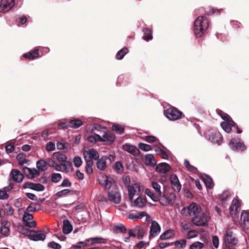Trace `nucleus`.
Masks as SVG:
<instances>
[{
  "instance_id": "3",
  "label": "nucleus",
  "mask_w": 249,
  "mask_h": 249,
  "mask_svg": "<svg viewBox=\"0 0 249 249\" xmlns=\"http://www.w3.org/2000/svg\"><path fill=\"white\" fill-rule=\"evenodd\" d=\"M144 190V186L140 182L133 183L128 185L127 187V190L129 199L132 201L135 196H139L141 195Z\"/></svg>"
},
{
  "instance_id": "62",
  "label": "nucleus",
  "mask_w": 249,
  "mask_h": 249,
  "mask_svg": "<svg viewBox=\"0 0 249 249\" xmlns=\"http://www.w3.org/2000/svg\"><path fill=\"white\" fill-rule=\"evenodd\" d=\"M213 244L215 248H217L219 246V239L217 236H214L213 237Z\"/></svg>"
},
{
  "instance_id": "9",
  "label": "nucleus",
  "mask_w": 249,
  "mask_h": 249,
  "mask_svg": "<svg viewBox=\"0 0 249 249\" xmlns=\"http://www.w3.org/2000/svg\"><path fill=\"white\" fill-rule=\"evenodd\" d=\"M29 238L33 241H43L46 238V234L42 231H30L29 234Z\"/></svg>"
},
{
  "instance_id": "33",
  "label": "nucleus",
  "mask_w": 249,
  "mask_h": 249,
  "mask_svg": "<svg viewBox=\"0 0 249 249\" xmlns=\"http://www.w3.org/2000/svg\"><path fill=\"white\" fill-rule=\"evenodd\" d=\"M170 169V166L166 163H162L158 165L157 167V170L160 173H166L169 171Z\"/></svg>"
},
{
  "instance_id": "20",
  "label": "nucleus",
  "mask_w": 249,
  "mask_h": 249,
  "mask_svg": "<svg viewBox=\"0 0 249 249\" xmlns=\"http://www.w3.org/2000/svg\"><path fill=\"white\" fill-rule=\"evenodd\" d=\"M240 224L244 228L249 227V213L243 211L241 215Z\"/></svg>"
},
{
  "instance_id": "51",
  "label": "nucleus",
  "mask_w": 249,
  "mask_h": 249,
  "mask_svg": "<svg viewBox=\"0 0 249 249\" xmlns=\"http://www.w3.org/2000/svg\"><path fill=\"white\" fill-rule=\"evenodd\" d=\"M112 130L121 134L124 132V128L119 124H113L112 125Z\"/></svg>"
},
{
  "instance_id": "44",
  "label": "nucleus",
  "mask_w": 249,
  "mask_h": 249,
  "mask_svg": "<svg viewBox=\"0 0 249 249\" xmlns=\"http://www.w3.org/2000/svg\"><path fill=\"white\" fill-rule=\"evenodd\" d=\"M204 247V244L198 241L195 242L189 247V249H201Z\"/></svg>"
},
{
  "instance_id": "23",
  "label": "nucleus",
  "mask_w": 249,
  "mask_h": 249,
  "mask_svg": "<svg viewBox=\"0 0 249 249\" xmlns=\"http://www.w3.org/2000/svg\"><path fill=\"white\" fill-rule=\"evenodd\" d=\"M24 174L29 178H34L39 175V172L36 169H31L28 167L23 168Z\"/></svg>"
},
{
  "instance_id": "16",
  "label": "nucleus",
  "mask_w": 249,
  "mask_h": 249,
  "mask_svg": "<svg viewBox=\"0 0 249 249\" xmlns=\"http://www.w3.org/2000/svg\"><path fill=\"white\" fill-rule=\"evenodd\" d=\"M104 132V134L102 137L100 135H96V138L98 139L99 142H105L109 143H111L114 142L115 138L114 134L110 132H106V131Z\"/></svg>"
},
{
  "instance_id": "24",
  "label": "nucleus",
  "mask_w": 249,
  "mask_h": 249,
  "mask_svg": "<svg viewBox=\"0 0 249 249\" xmlns=\"http://www.w3.org/2000/svg\"><path fill=\"white\" fill-rule=\"evenodd\" d=\"M154 150L158 155L165 160L168 159L170 154V152L169 150L164 151L159 147H155Z\"/></svg>"
},
{
  "instance_id": "35",
  "label": "nucleus",
  "mask_w": 249,
  "mask_h": 249,
  "mask_svg": "<svg viewBox=\"0 0 249 249\" xmlns=\"http://www.w3.org/2000/svg\"><path fill=\"white\" fill-rule=\"evenodd\" d=\"M202 179L206 186L210 189L213 187V183L211 178L207 175L202 177Z\"/></svg>"
},
{
  "instance_id": "6",
  "label": "nucleus",
  "mask_w": 249,
  "mask_h": 249,
  "mask_svg": "<svg viewBox=\"0 0 249 249\" xmlns=\"http://www.w3.org/2000/svg\"><path fill=\"white\" fill-rule=\"evenodd\" d=\"M201 207L196 203H192L188 206L184 207L181 211V213L185 216H192L195 217L201 212Z\"/></svg>"
},
{
  "instance_id": "48",
  "label": "nucleus",
  "mask_w": 249,
  "mask_h": 249,
  "mask_svg": "<svg viewBox=\"0 0 249 249\" xmlns=\"http://www.w3.org/2000/svg\"><path fill=\"white\" fill-rule=\"evenodd\" d=\"M6 223L5 225H3L0 229V233L3 236H7L10 233V230L9 227L6 226Z\"/></svg>"
},
{
  "instance_id": "19",
  "label": "nucleus",
  "mask_w": 249,
  "mask_h": 249,
  "mask_svg": "<svg viewBox=\"0 0 249 249\" xmlns=\"http://www.w3.org/2000/svg\"><path fill=\"white\" fill-rule=\"evenodd\" d=\"M170 182L172 185L173 189L175 191L179 192L181 188V185L179 181L178 177L173 174L170 176Z\"/></svg>"
},
{
  "instance_id": "34",
  "label": "nucleus",
  "mask_w": 249,
  "mask_h": 249,
  "mask_svg": "<svg viewBox=\"0 0 249 249\" xmlns=\"http://www.w3.org/2000/svg\"><path fill=\"white\" fill-rule=\"evenodd\" d=\"M240 207V203L237 199H233L231 204L230 207V213H232V212H238V209Z\"/></svg>"
},
{
  "instance_id": "64",
  "label": "nucleus",
  "mask_w": 249,
  "mask_h": 249,
  "mask_svg": "<svg viewBox=\"0 0 249 249\" xmlns=\"http://www.w3.org/2000/svg\"><path fill=\"white\" fill-rule=\"evenodd\" d=\"M71 185V183L68 179H65L63 180L61 184H60V186L65 187H70Z\"/></svg>"
},
{
  "instance_id": "38",
  "label": "nucleus",
  "mask_w": 249,
  "mask_h": 249,
  "mask_svg": "<svg viewBox=\"0 0 249 249\" xmlns=\"http://www.w3.org/2000/svg\"><path fill=\"white\" fill-rule=\"evenodd\" d=\"M97 167L98 169L104 170L106 168V158L102 157L97 162Z\"/></svg>"
},
{
  "instance_id": "61",
  "label": "nucleus",
  "mask_w": 249,
  "mask_h": 249,
  "mask_svg": "<svg viewBox=\"0 0 249 249\" xmlns=\"http://www.w3.org/2000/svg\"><path fill=\"white\" fill-rule=\"evenodd\" d=\"M46 148L48 151H53L55 148V144L52 142H49L47 144Z\"/></svg>"
},
{
  "instance_id": "1",
  "label": "nucleus",
  "mask_w": 249,
  "mask_h": 249,
  "mask_svg": "<svg viewBox=\"0 0 249 249\" xmlns=\"http://www.w3.org/2000/svg\"><path fill=\"white\" fill-rule=\"evenodd\" d=\"M209 26L208 18L204 16L198 17L194 22V31L197 37L201 36Z\"/></svg>"
},
{
  "instance_id": "39",
  "label": "nucleus",
  "mask_w": 249,
  "mask_h": 249,
  "mask_svg": "<svg viewBox=\"0 0 249 249\" xmlns=\"http://www.w3.org/2000/svg\"><path fill=\"white\" fill-rule=\"evenodd\" d=\"M47 161L44 160H38L36 162V166L40 171H43L47 169Z\"/></svg>"
},
{
  "instance_id": "53",
  "label": "nucleus",
  "mask_w": 249,
  "mask_h": 249,
  "mask_svg": "<svg viewBox=\"0 0 249 249\" xmlns=\"http://www.w3.org/2000/svg\"><path fill=\"white\" fill-rule=\"evenodd\" d=\"M144 215L146 216V220H148L150 218V216L149 215H147L144 213H142L138 215H134L133 214H130L129 215V217L131 218L132 219H138L142 218Z\"/></svg>"
},
{
  "instance_id": "42",
  "label": "nucleus",
  "mask_w": 249,
  "mask_h": 249,
  "mask_svg": "<svg viewBox=\"0 0 249 249\" xmlns=\"http://www.w3.org/2000/svg\"><path fill=\"white\" fill-rule=\"evenodd\" d=\"M113 229L116 233H125L126 231V229L123 225L114 226Z\"/></svg>"
},
{
  "instance_id": "40",
  "label": "nucleus",
  "mask_w": 249,
  "mask_h": 249,
  "mask_svg": "<svg viewBox=\"0 0 249 249\" xmlns=\"http://www.w3.org/2000/svg\"><path fill=\"white\" fill-rule=\"evenodd\" d=\"M221 139V136L219 133L212 134L209 138V140L213 143H218Z\"/></svg>"
},
{
  "instance_id": "46",
  "label": "nucleus",
  "mask_w": 249,
  "mask_h": 249,
  "mask_svg": "<svg viewBox=\"0 0 249 249\" xmlns=\"http://www.w3.org/2000/svg\"><path fill=\"white\" fill-rule=\"evenodd\" d=\"M139 147L140 149L144 151H148L152 150L153 149H155V147L152 148L151 145L143 143H140Z\"/></svg>"
},
{
  "instance_id": "54",
  "label": "nucleus",
  "mask_w": 249,
  "mask_h": 249,
  "mask_svg": "<svg viewBox=\"0 0 249 249\" xmlns=\"http://www.w3.org/2000/svg\"><path fill=\"white\" fill-rule=\"evenodd\" d=\"M5 210L7 214L12 216L14 213V210L13 208L8 204H6L5 206Z\"/></svg>"
},
{
  "instance_id": "50",
  "label": "nucleus",
  "mask_w": 249,
  "mask_h": 249,
  "mask_svg": "<svg viewBox=\"0 0 249 249\" xmlns=\"http://www.w3.org/2000/svg\"><path fill=\"white\" fill-rule=\"evenodd\" d=\"M61 178V175L59 173H53L51 176V180L54 183L58 182Z\"/></svg>"
},
{
  "instance_id": "29",
  "label": "nucleus",
  "mask_w": 249,
  "mask_h": 249,
  "mask_svg": "<svg viewBox=\"0 0 249 249\" xmlns=\"http://www.w3.org/2000/svg\"><path fill=\"white\" fill-rule=\"evenodd\" d=\"M187 241L184 239L177 240L172 243V244L174 245V249H183L186 246Z\"/></svg>"
},
{
  "instance_id": "49",
  "label": "nucleus",
  "mask_w": 249,
  "mask_h": 249,
  "mask_svg": "<svg viewBox=\"0 0 249 249\" xmlns=\"http://www.w3.org/2000/svg\"><path fill=\"white\" fill-rule=\"evenodd\" d=\"M70 190L68 189H64L58 192L56 194V196L58 197H61L63 196H66L70 195Z\"/></svg>"
},
{
  "instance_id": "45",
  "label": "nucleus",
  "mask_w": 249,
  "mask_h": 249,
  "mask_svg": "<svg viewBox=\"0 0 249 249\" xmlns=\"http://www.w3.org/2000/svg\"><path fill=\"white\" fill-rule=\"evenodd\" d=\"M184 165L185 166L186 168L187 169V170L193 173H196L197 172V169L195 167L191 165L189 161L187 160H184Z\"/></svg>"
},
{
  "instance_id": "10",
  "label": "nucleus",
  "mask_w": 249,
  "mask_h": 249,
  "mask_svg": "<svg viewBox=\"0 0 249 249\" xmlns=\"http://www.w3.org/2000/svg\"><path fill=\"white\" fill-rule=\"evenodd\" d=\"M14 5V0H1L0 1V13L8 12Z\"/></svg>"
},
{
  "instance_id": "31",
  "label": "nucleus",
  "mask_w": 249,
  "mask_h": 249,
  "mask_svg": "<svg viewBox=\"0 0 249 249\" xmlns=\"http://www.w3.org/2000/svg\"><path fill=\"white\" fill-rule=\"evenodd\" d=\"M72 230V226L68 220L63 221V232L64 234H69Z\"/></svg>"
},
{
  "instance_id": "57",
  "label": "nucleus",
  "mask_w": 249,
  "mask_h": 249,
  "mask_svg": "<svg viewBox=\"0 0 249 249\" xmlns=\"http://www.w3.org/2000/svg\"><path fill=\"white\" fill-rule=\"evenodd\" d=\"M198 235V232L195 230L189 231L187 233V238L191 239L196 237Z\"/></svg>"
},
{
  "instance_id": "25",
  "label": "nucleus",
  "mask_w": 249,
  "mask_h": 249,
  "mask_svg": "<svg viewBox=\"0 0 249 249\" xmlns=\"http://www.w3.org/2000/svg\"><path fill=\"white\" fill-rule=\"evenodd\" d=\"M87 242H90L91 245L97 244H105L107 243V240L102 237H96L89 238L86 240Z\"/></svg>"
},
{
  "instance_id": "21",
  "label": "nucleus",
  "mask_w": 249,
  "mask_h": 249,
  "mask_svg": "<svg viewBox=\"0 0 249 249\" xmlns=\"http://www.w3.org/2000/svg\"><path fill=\"white\" fill-rule=\"evenodd\" d=\"M11 176L13 180L17 182L20 183L23 180V176L18 170L13 169L11 172Z\"/></svg>"
},
{
  "instance_id": "15",
  "label": "nucleus",
  "mask_w": 249,
  "mask_h": 249,
  "mask_svg": "<svg viewBox=\"0 0 249 249\" xmlns=\"http://www.w3.org/2000/svg\"><path fill=\"white\" fill-rule=\"evenodd\" d=\"M229 145L233 150L244 151L246 149L244 143L235 139H232L230 141Z\"/></svg>"
},
{
  "instance_id": "11",
  "label": "nucleus",
  "mask_w": 249,
  "mask_h": 249,
  "mask_svg": "<svg viewBox=\"0 0 249 249\" xmlns=\"http://www.w3.org/2000/svg\"><path fill=\"white\" fill-rule=\"evenodd\" d=\"M161 231L160 226L156 221H152L150 228L149 239L156 237Z\"/></svg>"
},
{
  "instance_id": "28",
  "label": "nucleus",
  "mask_w": 249,
  "mask_h": 249,
  "mask_svg": "<svg viewBox=\"0 0 249 249\" xmlns=\"http://www.w3.org/2000/svg\"><path fill=\"white\" fill-rule=\"evenodd\" d=\"M143 161L146 165L154 166L156 163L154 157L152 154L146 155L143 158Z\"/></svg>"
},
{
  "instance_id": "14",
  "label": "nucleus",
  "mask_w": 249,
  "mask_h": 249,
  "mask_svg": "<svg viewBox=\"0 0 249 249\" xmlns=\"http://www.w3.org/2000/svg\"><path fill=\"white\" fill-rule=\"evenodd\" d=\"M22 220L26 227L34 228L36 226V222L33 220V215L28 212H24Z\"/></svg>"
},
{
  "instance_id": "63",
  "label": "nucleus",
  "mask_w": 249,
  "mask_h": 249,
  "mask_svg": "<svg viewBox=\"0 0 249 249\" xmlns=\"http://www.w3.org/2000/svg\"><path fill=\"white\" fill-rule=\"evenodd\" d=\"M136 232H137L136 226L134 229H129L128 230L129 237H135L136 236Z\"/></svg>"
},
{
  "instance_id": "60",
  "label": "nucleus",
  "mask_w": 249,
  "mask_h": 249,
  "mask_svg": "<svg viewBox=\"0 0 249 249\" xmlns=\"http://www.w3.org/2000/svg\"><path fill=\"white\" fill-rule=\"evenodd\" d=\"M181 227L183 230H187L191 228V224L188 222H183L181 223Z\"/></svg>"
},
{
  "instance_id": "8",
  "label": "nucleus",
  "mask_w": 249,
  "mask_h": 249,
  "mask_svg": "<svg viewBox=\"0 0 249 249\" xmlns=\"http://www.w3.org/2000/svg\"><path fill=\"white\" fill-rule=\"evenodd\" d=\"M175 196L174 194L171 193L170 194H163L160 196L158 199L160 204L162 206H166L172 204L175 201Z\"/></svg>"
},
{
  "instance_id": "26",
  "label": "nucleus",
  "mask_w": 249,
  "mask_h": 249,
  "mask_svg": "<svg viewBox=\"0 0 249 249\" xmlns=\"http://www.w3.org/2000/svg\"><path fill=\"white\" fill-rule=\"evenodd\" d=\"M175 236V231L172 229H169L162 233L160 237L161 240H166L172 238Z\"/></svg>"
},
{
  "instance_id": "55",
  "label": "nucleus",
  "mask_w": 249,
  "mask_h": 249,
  "mask_svg": "<svg viewBox=\"0 0 249 249\" xmlns=\"http://www.w3.org/2000/svg\"><path fill=\"white\" fill-rule=\"evenodd\" d=\"M231 193L229 191H224L220 196V199L221 200H226L231 196Z\"/></svg>"
},
{
  "instance_id": "2",
  "label": "nucleus",
  "mask_w": 249,
  "mask_h": 249,
  "mask_svg": "<svg viewBox=\"0 0 249 249\" xmlns=\"http://www.w3.org/2000/svg\"><path fill=\"white\" fill-rule=\"evenodd\" d=\"M151 186L154 191L147 188L145 190V194L149 196L152 200L157 202L162 192L161 191V185L159 183L152 181Z\"/></svg>"
},
{
  "instance_id": "37",
  "label": "nucleus",
  "mask_w": 249,
  "mask_h": 249,
  "mask_svg": "<svg viewBox=\"0 0 249 249\" xmlns=\"http://www.w3.org/2000/svg\"><path fill=\"white\" fill-rule=\"evenodd\" d=\"M136 229L137 232V238L139 239H142L143 238L145 234L146 233L147 230L146 229L139 226H136Z\"/></svg>"
},
{
  "instance_id": "7",
  "label": "nucleus",
  "mask_w": 249,
  "mask_h": 249,
  "mask_svg": "<svg viewBox=\"0 0 249 249\" xmlns=\"http://www.w3.org/2000/svg\"><path fill=\"white\" fill-rule=\"evenodd\" d=\"M164 113L166 117L172 121L179 119L182 115V113L181 111L172 107L165 109Z\"/></svg>"
},
{
  "instance_id": "18",
  "label": "nucleus",
  "mask_w": 249,
  "mask_h": 249,
  "mask_svg": "<svg viewBox=\"0 0 249 249\" xmlns=\"http://www.w3.org/2000/svg\"><path fill=\"white\" fill-rule=\"evenodd\" d=\"M123 149L124 151L133 155L134 156H138L139 154V150L134 145L126 143L123 146Z\"/></svg>"
},
{
  "instance_id": "22",
  "label": "nucleus",
  "mask_w": 249,
  "mask_h": 249,
  "mask_svg": "<svg viewBox=\"0 0 249 249\" xmlns=\"http://www.w3.org/2000/svg\"><path fill=\"white\" fill-rule=\"evenodd\" d=\"M146 203V199L145 197L140 195L134 200L133 204L136 207L142 208L145 205Z\"/></svg>"
},
{
  "instance_id": "43",
  "label": "nucleus",
  "mask_w": 249,
  "mask_h": 249,
  "mask_svg": "<svg viewBox=\"0 0 249 249\" xmlns=\"http://www.w3.org/2000/svg\"><path fill=\"white\" fill-rule=\"evenodd\" d=\"M128 51L126 48H124L120 50L116 54V57L118 59H122L125 54L128 53Z\"/></svg>"
},
{
  "instance_id": "12",
  "label": "nucleus",
  "mask_w": 249,
  "mask_h": 249,
  "mask_svg": "<svg viewBox=\"0 0 249 249\" xmlns=\"http://www.w3.org/2000/svg\"><path fill=\"white\" fill-rule=\"evenodd\" d=\"M83 155L85 160L92 161V160H97L99 158L98 153L92 148L87 151H84Z\"/></svg>"
},
{
  "instance_id": "5",
  "label": "nucleus",
  "mask_w": 249,
  "mask_h": 249,
  "mask_svg": "<svg viewBox=\"0 0 249 249\" xmlns=\"http://www.w3.org/2000/svg\"><path fill=\"white\" fill-rule=\"evenodd\" d=\"M209 213L206 211H202L192 219L193 223L197 226L206 225L210 219Z\"/></svg>"
},
{
  "instance_id": "30",
  "label": "nucleus",
  "mask_w": 249,
  "mask_h": 249,
  "mask_svg": "<svg viewBox=\"0 0 249 249\" xmlns=\"http://www.w3.org/2000/svg\"><path fill=\"white\" fill-rule=\"evenodd\" d=\"M23 57L25 58L33 60L39 57V51L38 49H35L33 51H31L28 53H24Z\"/></svg>"
},
{
  "instance_id": "32",
  "label": "nucleus",
  "mask_w": 249,
  "mask_h": 249,
  "mask_svg": "<svg viewBox=\"0 0 249 249\" xmlns=\"http://www.w3.org/2000/svg\"><path fill=\"white\" fill-rule=\"evenodd\" d=\"M53 158L60 163L64 162L67 160V157L60 152H55L53 154Z\"/></svg>"
},
{
  "instance_id": "36",
  "label": "nucleus",
  "mask_w": 249,
  "mask_h": 249,
  "mask_svg": "<svg viewBox=\"0 0 249 249\" xmlns=\"http://www.w3.org/2000/svg\"><path fill=\"white\" fill-rule=\"evenodd\" d=\"M40 209V206L36 203H31L27 208L25 212L28 213H33L38 211Z\"/></svg>"
},
{
  "instance_id": "59",
  "label": "nucleus",
  "mask_w": 249,
  "mask_h": 249,
  "mask_svg": "<svg viewBox=\"0 0 249 249\" xmlns=\"http://www.w3.org/2000/svg\"><path fill=\"white\" fill-rule=\"evenodd\" d=\"M48 246L49 247L53 249H60L61 247L59 244L54 242H49L48 244Z\"/></svg>"
},
{
  "instance_id": "47",
  "label": "nucleus",
  "mask_w": 249,
  "mask_h": 249,
  "mask_svg": "<svg viewBox=\"0 0 249 249\" xmlns=\"http://www.w3.org/2000/svg\"><path fill=\"white\" fill-rule=\"evenodd\" d=\"M71 127L78 128L83 124L82 122L79 119H74L70 121Z\"/></svg>"
},
{
  "instance_id": "4",
  "label": "nucleus",
  "mask_w": 249,
  "mask_h": 249,
  "mask_svg": "<svg viewBox=\"0 0 249 249\" xmlns=\"http://www.w3.org/2000/svg\"><path fill=\"white\" fill-rule=\"evenodd\" d=\"M216 111L221 118L225 120L221 124L222 128L227 133H230L231 130V127L233 126L235 123L228 115L223 113L221 110L217 109Z\"/></svg>"
},
{
  "instance_id": "13",
  "label": "nucleus",
  "mask_w": 249,
  "mask_h": 249,
  "mask_svg": "<svg viewBox=\"0 0 249 249\" xmlns=\"http://www.w3.org/2000/svg\"><path fill=\"white\" fill-rule=\"evenodd\" d=\"M108 196L109 200L115 204H119L121 201V195L115 188L113 190L108 192Z\"/></svg>"
},
{
  "instance_id": "27",
  "label": "nucleus",
  "mask_w": 249,
  "mask_h": 249,
  "mask_svg": "<svg viewBox=\"0 0 249 249\" xmlns=\"http://www.w3.org/2000/svg\"><path fill=\"white\" fill-rule=\"evenodd\" d=\"M25 186L37 191H42L44 190V187L39 183H27L25 184Z\"/></svg>"
},
{
  "instance_id": "17",
  "label": "nucleus",
  "mask_w": 249,
  "mask_h": 249,
  "mask_svg": "<svg viewBox=\"0 0 249 249\" xmlns=\"http://www.w3.org/2000/svg\"><path fill=\"white\" fill-rule=\"evenodd\" d=\"M99 183L105 187L106 189H109L113 187V183L107 176H102L98 178Z\"/></svg>"
},
{
  "instance_id": "58",
  "label": "nucleus",
  "mask_w": 249,
  "mask_h": 249,
  "mask_svg": "<svg viewBox=\"0 0 249 249\" xmlns=\"http://www.w3.org/2000/svg\"><path fill=\"white\" fill-rule=\"evenodd\" d=\"M114 169L118 173H121L123 170L122 163L119 161L116 162L114 166Z\"/></svg>"
},
{
  "instance_id": "56",
  "label": "nucleus",
  "mask_w": 249,
  "mask_h": 249,
  "mask_svg": "<svg viewBox=\"0 0 249 249\" xmlns=\"http://www.w3.org/2000/svg\"><path fill=\"white\" fill-rule=\"evenodd\" d=\"M73 163L74 166L76 167H80L82 163V160L81 158L80 157L77 156L74 157L73 159Z\"/></svg>"
},
{
  "instance_id": "52",
  "label": "nucleus",
  "mask_w": 249,
  "mask_h": 249,
  "mask_svg": "<svg viewBox=\"0 0 249 249\" xmlns=\"http://www.w3.org/2000/svg\"><path fill=\"white\" fill-rule=\"evenodd\" d=\"M86 170L88 174H90L92 173V165L93 163L92 161L86 160Z\"/></svg>"
},
{
  "instance_id": "41",
  "label": "nucleus",
  "mask_w": 249,
  "mask_h": 249,
  "mask_svg": "<svg viewBox=\"0 0 249 249\" xmlns=\"http://www.w3.org/2000/svg\"><path fill=\"white\" fill-rule=\"evenodd\" d=\"M143 31L144 33L143 37L145 40L148 41L152 39V31L150 30L145 28Z\"/></svg>"
}]
</instances>
